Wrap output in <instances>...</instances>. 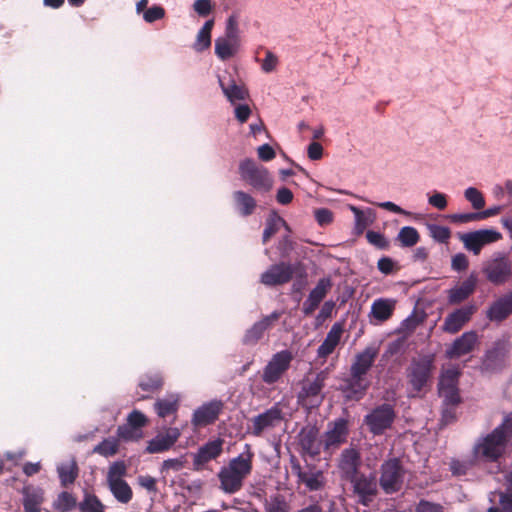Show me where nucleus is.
I'll use <instances>...</instances> for the list:
<instances>
[{
  "mask_svg": "<svg viewBox=\"0 0 512 512\" xmlns=\"http://www.w3.org/2000/svg\"><path fill=\"white\" fill-rule=\"evenodd\" d=\"M397 240L402 247H412L420 240V235L416 228L412 226H404L399 230Z\"/></svg>",
  "mask_w": 512,
  "mask_h": 512,
  "instance_id": "58836bf2",
  "label": "nucleus"
},
{
  "mask_svg": "<svg viewBox=\"0 0 512 512\" xmlns=\"http://www.w3.org/2000/svg\"><path fill=\"white\" fill-rule=\"evenodd\" d=\"M348 436V423L345 419H337L329 423L327 431L323 436L325 450H335L343 444Z\"/></svg>",
  "mask_w": 512,
  "mask_h": 512,
  "instance_id": "ddd939ff",
  "label": "nucleus"
},
{
  "mask_svg": "<svg viewBox=\"0 0 512 512\" xmlns=\"http://www.w3.org/2000/svg\"><path fill=\"white\" fill-rule=\"evenodd\" d=\"M369 384V381L364 375L355 376L350 373V377L346 380L343 392L347 398L358 400L365 394Z\"/></svg>",
  "mask_w": 512,
  "mask_h": 512,
  "instance_id": "cd10ccee",
  "label": "nucleus"
},
{
  "mask_svg": "<svg viewBox=\"0 0 512 512\" xmlns=\"http://www.w3.org/2000/svg\"><path fill=\"white\" fill-rule=\"evenodd\" d=\"M281 419V411L278 408H271L253 419L252 432L259 436L264 430L279 424Z\"/></svg>",
  "mask_w": 512,
  "mask_h": 512,
  "instance_id": "4be33fe9",
  "label": "nucleus"
},
{
  "mask_svg": "<svg viewBox=\"0 0 512 512\" xmlns=\"http://www.w3.org/2000/svg\"><path fill=\"white\" fill-rule=\"evenodd\" d=\"M291 277V266L286 264H278L270 267L261 275V282L267 286H274L288 282Z\"/></svg>",
  "mask_w": 512,
  "mask_h": 512,
  "instance_id": "6ab92c4d",
  "label": "nucleus"
},
{
  "mask_svg": "<svg viewBox=\"0 0 512 512\" xmlns=\"http://www.w3.org/2000/svg\"><path fill=\"white\" fill-rule=\"evenodd\" d=\"M342 333V325L335 323L327 333L323 343L319 346L317 356L319 358L326 359L330 354H332L341 340Z\"/></svg>",
  "mask_w": 512,
  "mask_h": 512,
  "instance_id": "b1692460",
  "label": "nucleus"
},
{
  "mask_svg": "<svg viewBox=\"0 0 512 512\" xmlns=\"http://www.w3.org/2000/svg\"><path fill=\"white\" fill-rule=\"evenodd\" d=\"M444 407L442 410V421L445 424H449L456 419V406L457 405H446L444 402Z\"/></svg>",
  "mask_w": 512,
  "mask_h": 512,
  "instance_id": "680f3d73",
  "label": "nucleus"
},
{
  "mask_svg": "<svg viewBox=\"0 0 512 512\" xmlns=\"http://www.w3.org/2000/svg\"><path fill=\"white\" fill-rule=\"evenodd\" d=\"M331 287V280L329 278H322L311 290L308 297L319 305L320 302L325 298L326 294L331 289Z\"/></svg>",
  "mask_w": 512,
  "mask_h": 512,
  "instance_id": "a19ab883",
  "label": "nucleus"
},
{
  "mask_svg": "<svg viewBox=\"0 0 512 512\" xmlns=\"http://www.w3.org/2000/svg\"><path fill=\"white\" fill-rule=\"evenodd\" d=\"M349 208L355 216V225L358 230L363 231L370 223H372L374 215L371 210H368L365 213L353 205Z\"/></svg>",
  "mask_w": 512,
  "mask_h": 512,
  "instance_id": "37998d69",
  "label": "nucleus"
},
{
  "mask_svg": "<svg viewBox=\"0 0 512 512\" xmlns=\"http://www.w3.org/2000/svg\"><path fill=\"white\" fill-rule=\"evenodd\" d=\"M293 354L289 350L275 353L263 368L262 380L268 385L275 384L289 369Z\"/></svg>",
  "mask_w": 512,
  "mask_h": 512,
  "instance_id": "0eeeda50",
  "label": "nucleus"
},
{
  "mask_svg": "<svg viewBox=\"0 0 512 512\" xmlns=\"http://www.w3.org/2000/svg\"><path fill=\"white\" fill-rule=\"evenodd\" d=\"M451 266L456 271L465 270L468 267V259L465 254L458 253L453 256Z\"/></svg>",
  "mask_w": 512,
  "mask_h": 512,
  "instance_id": "052dcab7",
  "label": "nucleus"
},
{
  "mask_svg": "<svg viewBox=\"0 0 512 512\" xmlns=\"http://www.w3.org/2000/svg\"><path fill=\"white\" fill-rule=\"evenodd\" d=\"M57 471L62 485L73 483L78 474L77 464L73 459L60 464Z\"/></svg>",
  "mask_w": 512,
  "mask_h": 512,
  "instance_id": "4c0bfd02",
  "label": "nucleus"
},
{
  "mask_svg": "<svg viewBox=\"0 0 512 512\" xmlns=\"http://www.w3.org/2000/svg\"><path fill=\"white\" fill-rule=\"evenodd\" d=\"M80 509L82 512H103L104 506L95 495L87 494L80 504Z\"/></svg>",
  "mask_w": 512,
  "mask_h": 512,
  "instance_id": "de8ad7c7",
  "label": "nucleus"
},
{
  "mask_svg": "<svg viewBox=\"0 0 512 512\" xmlns=\"http://www.w3.org/2000/svg\"><path fill=\"white\" fill-rule=\"evenodd\" d=\"M236 209L243 216L251 215L256 208V200L246 192L236 191L233 194Z\"/></svg>",
  "mask_w": 512,
  "mask_h": 512,
  "instance_id": "72a5a7b5",
  "label": "nucleus"
},
{
  "mask_svg": "<svg viewBox=\"0 0 512 512\" xmlns=\"http://www.w3.org/2000/svg\"><path fill=\"white\" fill-rule=\"evenodd\" d=\"M360 464L359 453L354 449H346L342 452L339 461V468L342 473V477L346 479H352L357 475V469Z\"/></svg>",
  "mask_w": 512,
  "mask_h": 512,
  "instance_id": "393cba45",
  "label": "nucleus"
},
{
  "mask_svg": "<svg viewBox=\"0 0 512 512\" xmlns=\"http://www.w3.org/2000/svg\"><path fill=\"white\" fill-rule=\"evenodd\" d=\"M180 435L181 432L178 428H168L148 441L145 451L150 454L165 452L177 442Z\"/></svg>",
  "mask_w": 512,
  "mask_h": 512,
  "instance_id": "4468645a",
  "label": "nucleus"
},
{
  "mask_svg": "<svg viewBox=\"0 0 512 512\" xmlns=\"http://www.w3.org/2000/svg\"><path fill=\"white\" fill-rule=\"evenodd\" d=\"M278 65V57L271 51H266L265 58L262 61L261 69L265 73H270L276 69Z\"/></svg>",
  "mask_w": 512,
  "mask_h": 512,
  "instance_id": "864d4df0",
  "label": "nucleus"
},
{
  "mask_svg": "<svg viewBox=\"0 0 512 512\" xmlns=\"http://www.w3.org/2000/svg\"><path fill=\"white\" fill-rule=\"evenodd\" d=\"M214 26V20H208L204 23L202 28L198 31L193 48L197 52L206 50L211 45V31Z\"/></svg>",
  "mask_w": 512,
  "mask_h": 512,
  "instance_id": "f704fd0d",
  "label": "nucleus"
},
{
  "mask_svg": "<svg viewBox=\"0 0 512 512\" xmlns=\"http://www.w3.org/2000/svg\"><path fill=\"white\" fill-rule=\"evenodd\" d=\"M253 452L248 444L245 445V451L237 457L232 458L226 466H223L218 472L220 488L227 494L238 492L245 478L252 471Z\"/></svg>",
  "mask_w": 512,
  "mask_h": 512,
  "instance_id": "f03ea898",
  "label": "nucleus"
},
{
  "mask_svg": "<svg viewBox=\"0 0 512 512\" xmlns=\"http://www.w3.org/2000/svg\"><path fill=\"white\" fill-rule=\"evenodd\" d=\"M222 409L221 401L213 400L203 404L197 410H195L192 423L195 426H206L213 423Z\"/></svg>",
  "mask_w": 512,
  "mask_h": 512,
  "instance_id": "dca6fc26",
  "label": "nucleus"
},
{
  "mask_svg": "<svg viewBox=\"0 0 512 512\" xmlns=\"http://www.w3.org/2000/svg\"><path fill=\"white\" fill-rule=\"evenodd\" d=\"M235 117L240 123H244L251 115V109L247 104H239L234 109Z\"/></svg>",
  "mask_w": 512,
  "mask_h": 512,
  "instance_id": "bf43d9fd",
  "label": "nucleus"
},
{
  "mask_svg": "<svg viewBox=\"0 0 512 512\" xmlns=\"http://www.w3.org/2000/svg\"><path fill=\"white\" fill-rule=\"evenodd\" d=\"M147 422L148 419L142 412L134 410L128 415L126 424L118 427L117 435L125 441L139 440L143 437L141 429Z\"/></svg>",
  "mask_w": 512,
  "mask_h": 512,
  "instance_id": "f8f14e48",
  "label": "nucleus"
},
{
  "mask_svg": "<svg viewBox=\"0 0 512 512\" xmlns=\"http://www.w3.org/2000/svg\"><path fill=\"white\" fill-rule=\"evenodd\" d=\"M281 227L288 228L284 219L276 214H271L263 232V242L266 243Z\"/></svg>",
  "mask_w": 512,
  "mask_h": 512,
  "instance_id": "ea45409f",
  "label": "nucleus"
},
{
  "mask_svg": "<svg viewBox=\"0 0 512 512\" xmlns=\"http://www.w3.org/2000/svg\"><path fill=\"white\" fill-rule=\"evenodd\" d=\"M464 197L475 210H480L485 206V198L482 192L475 187L465 189Z\"/></svg>",
  "mask_w": 512,
  "mask_h": 512,
  "instance_id": "c03bdc74",
  "label": "nucleus"
},
{
  "mask_svg": "<svg viewBox=\"0 0 512 512\" xmlns=\"http://www.w3.org/2000/svg\"><path fill=\"white\" fill-rule=\"evenodd\" d=\"M118 440L115 438H108L102 441L94 448V452L105 457L113 456L118 451Z\"/></svg>",
  "mask_w": 512,
  "mask_h": 512,
  "instance_id": "49530a36",
  "label": "nucleus"
},
{
  "mask_svg": "<svg viewBox=\"0 0 512 512\" xmlns=\"http://www.w3.org/2000/svg\"><path fill=\"white\" fill-rule=\"evenodd\" d=\"M349 480L353 483L354 492L358 495L359 501L367 505L371 501V497L377 491V485L374 479L357 474Z\"/></svg>",
  "mask_w": 512,
  "mask_h": 512,
  "instance_id": "a211bd4d",
  "label": "nucleus"
},
{
  "mask_svg": "<svg viewBox=\"0 0 512 512\" xmlns=\"http://www.w3.org/2000/svg\"><path fill=\"white\" fill-rule=\"evenodd\" d=\"M265 512H289V506L284 500L275 498L266 503Z\"/></svg>",
  "mask_w": 512,
  "mask_h": 512,
  "instance_id": "5fc2aeb1",
  "label": "nucleus"
},
{
  "mask_svg": "<svg viewBox=\"0 0 512 512\" xmlns=\"http://www.w3.org/2000/svg\"><path fill=\"white\" fill-rule=\"evenodd\" d=\"M395 416V411L390 404H382L368 413L364 422L371 433L380 435L392 426Z\"/></svg>",
  "mask_w": 512,
  "mask_h": 512,
  "instance_id": "6e6552de",
  "label": "nucleus"
},
{
  "mask_svg": "<svg viewBox=\"0 0 512 512\" xmlns=\"http://www.w3.org/2000/svg\"><path fill=\"white\" fill-rule=\"evenodd\" d=\"M138 483L141 487L145 488L150 492H156V479L149 476L143 475L138 477Z\"/></svg>",
  "mask_w": 512,
  "mask_h": 512,
  "instance_id": "0e129e2a",
  "label": "nucleus"
},
{
  "mask_svg": "<svg viewBox=\"0 0 512 512\" xmlns=\"http://www.w3.org/2000/svg\"><path fill=\"white\" fill-rule=\"evenodd\" d=\"M428 203L438 210H444L448 205L447 196L441 192H434L428 196Z\"/></svg>",
  "mask_w": 512,
  "mask_h": 512,
  "instance_id": "603ef678",
  "label": "nucleus"
},
{
  "mask_svg": "<svg viewBox=\"0 0 512 512\" xmlns=\"http://www.w3.org/2000/svg\"><path fill=\"white\" fill-rule=\"evenodd\" d=\"M193 8L195 12L200 16H207L212 11V1L211 0H195L193 4Z\"/></svg>",
  "mask_w": 512,
  "mask_h": 512,
  "instance_id": "6e6d98bb",
  "label": "nucleus"
},
{
  "mask_svg": "<svg viewBox=\"0 0 512 512\" xmlns=\"http://www.w3.org/2000/svg\"><path fill=\"white\" fill-rule=\"evenodd\" d=\"M477 342V334L473 331L462 334L457 338L452 346L447 350V356L450 358L460 357L469 353Z\"/></svg>",
  "mask_w": 512,
  "mask_h": 512,
  "instance_id": "5701e85b",
  "label": "nucleus"
},
{
  "mask_svg": "<svg viewBox=\"0 0 512 512\" xmlns=\"http://www.w3.org/2000/svg\"><path fill=\"white\" fill-rule=\"evenodd\" d=\"M258 156L263 161H270L275 157V151L269 144H263L257 149Z\"/></svg>",
  "mask_w": 512,
  "mask_h": 512,
  "instance_id": "e2e57ef3",
  "label": "nucleus"
},
{
  "mask_svg": "<svg viewBox=\"0 0 512 512\" xmlns=\"http://www.w3.org/2000/svg\"><path fill=\"white\" fill-rule=\"evenodd\" d=\"M366 238L372 245L378 248H384L387 246V240L383 234L375 231H368L366 234Z\"/></svg>",
  "mask_w": 512,
  "mask_h": 512,
  "instance_id": "13d9d810",
  "label": "nucleus"
},
{
  "mask_svg": "<svg viewBox=\"0 0 512 512\" xmlns=\"http://www.w3.org/2000/svg\"><path fill=\"white\" fill-rule=\"evenodd\" d=\"M459 238L466 250L478 255L484 246L497 242L502 235L497 230L490 228L467 232L461 234Z\"/></svg>",
  "mask_w": 512,
  "mask_h": 512,
  "instance_id": "1a4fd4ad",
  "label": "nucleus"
},
{
  "mask_svg": "<svg viewBox=\"0 0 512 512\" xmlns=\"http://www.w3.org/2000/svg\"><path fill=\"white\" fill-rule=\"evenodd\" d=\"M404 475L399 460L390 459L382 464L380 485L386 493L396 492L403 484Z\"/></svg>",
  "mask_w": 512,
  "mask_h": 512,
  "instance_id": "9b49d317",
  "label": "nucleus"
},
{
  "mask_svg": "<svg viewBox=\"0 0 512 512\" xmlns=\"http://www.w3.org/2000/svg\"><path fill=\"white\" fill-rule=\"evenodd\" d=\"M474 311L475 307L470 305L461 307L448 314L442 326L443 331L450 334L457 333L470 320Z\"/></svg>",
  "mask_w": 512,
  "mask_h": 512,
  "instance_id": "2eb2a0df",
  "label": "nucleus"
},
{
  "mask_svg": "<svg viewBox=\"0 0 512 512\" xmlns=\"http://www.w3.org/2000/svg\"><path fill=\"white\" fill-rule=\"evenodd\" d=\"M125 474L126 465L121 461L111 464L107 473V484L109 490L115 499L122 504L130 502L133 496L131 487L123 479Z\"/></svg>",
  "mask_w": 512,
  "mask_h": 512,
  "instance_id": "39448f33",
  "label": "nucleus"
},
{
  "mask_svg": "<svg viewBox=\"0 0 512 512\" xmlns=\"http://www.w3.org/2000/svg\"><path fill=\"white\" fill-rule=\"evenodd\" d=\"M434 355H424L418 359H413L408 370V395L418 397L425 391L434 370Z\"/></svg>",
  "mask_w": 512,
  "mask_h": 512,
  "instance_id": "20e7f679",
  "label": "nucleus"
},
{
  "mask_svg": "<svg viewBox=\"0 0 512 512\" xmlns=\"http://www.w3.org/2000/svg\"><path fill=\"white\" fill-rule=\"evenodd\" d=\"M223 440L214 439L209 441L204 446L200 447L197 453L194 455L195 464H204L215 458L222 453Z\"/></svg>",
  "mask_w": 512,
  "mask_h": 512,
  "instance_id": "c85d7f7f",
  "label": "nucleus"
},
{
  "mask_svg": "<svg viewBox=\"0 0 512 512\" xmlns=\"http://www.w3.org/2000/svg\"><path fill=\"white\" fill-rule=\"evenodd\" d=\"M279 317V312H273L269 316H266L259 322L255 323L252 328L247 331L244 342L247 344L256 343L262 337L265 330L268 329Z\"/></svg>",
  "mask_w": 512,
  "mask_h": 512,
  "instance_id": "c756f323",
  "label": "nucleus"
},
{
  "mask_svg": "<svg viewBox=\"0 0 512 512\" xmlns=\"http://www.w3.org/2000/svg\"><path fill=\"white\" fill-rule=\"evenodd\" d=\"M241 46L239 18L236 13H233L226 20L224 34L215 39L214 52L221 61H227L240 52Z\"/></svg>",
  "mask_w": 512,
  "mask_h": 512,
  "instance_id": "7ed1b4c3",
  "label": "nucleus"
},
{
  "mask_svg": "<svg viewBox=\"0 0 512 512\" xmlns=\"http://www.w3.org/2000/svg\"><path fill=\"white\" fill-rule=\"evenodd\" d=\"M448 218L451 222L458 224H466L480 220L478 212L456 213L449 215Z\"/></svg>",
  "mask_w": 512,
  "mask_h": 512,
  "instance_id": "3c124183",
  "label": "nucleus"
},
{
  "mask_svg": "<svg viewBox=\"0 0 512 512\" xmlns=\"http://www.w3.org/2000/svg\"><path fill=\"white\" fill-rule=\"evenodd\" d=\"M378 351L375 347H367L362 352L358 353L355 357L354 362L351 365V374L358 376H366L369 369L372 367Z\"/></svg>",
  "mask_w": 512,
  "mask_h": 512,
  "instance_id": "aec40b11",
  "label": "nucleus"
},
{
  "mask_svg": "<svg viewBox=\"0 0 512 512\" xmlns=\"http://www.w3.org/2000/svg\"><path fill=\"white\" fill-rule=\"evenodd\" d=\"M427 229L429 231V235L437 242L446 243L451 237V231L446 226L428 224Z\"/></svg>",
  "mask_w": 512,
  "mask_h": 512,
  "instance_id": "a18cd8bd",
  "label": "nucleus"
},
{
  "mask_svg": "<svg viewBox=\"0 0 512 512\" xmlns=\"http://www.w3.org/2000/svg\"><path fill=\"white\" fill-rule=\"evenodd\" d=\"M308 157L311 160H319L323 155V147L318 142H312L307 149Z\"/></svg>",
  "mask_w": 512,
  "mask_h": 512,
  "instance_id": "69168bd1",
  "label": "nucleus"
},
{
  "mask_svg": "<svg viewBox=\"0 0 512 512\" xmlns=\"http://www.w3.org/2000/svg\"><path fill=\"white\" fill-rule=\"evenodd\" d=\"M487 278L493 283H502L511 274V267L504 258L491 261L485 268Z\"/></svg>",
  "mask_w": 512,
  "mask_h": 512,
  "instance_id": "bb28decb",
  "label": "nucleus"
},
{
  "mask_svg": "<svg viewBox=\"0 0 512 512\" xmlns=\"http://www.w3.org/2000/svg\"><path fill=\"white\" fill-rule=\"evenodd\" d=\"M219 83L224 95L234 105L236 101L245 100L249 96L248 90L244 86L237 85L234 82L226 86L221 80H219Z\"/></svg>",
  "mask_w": 512,
  "mask_h": 512,
  "instance_id": "c9c22d12",
  "label": "nucleus"
},
{
  "mask_svg": "<svg viewBox=\"0 0 512 512\" xmlns=\"http://www.w3.org/2000/svg\"><path fill=\"white\" fill-rule=\"evenodd\" d=\"M395 303L393 299H376L371 305V317L380 322L389 319L394 311Z\"/></svg>",
  "mask_w": 512,
  "mask_h": 512,
  "instance_id": "7c9ffc66",
  "label": "nucleus"
},
{
  "mask_svg": "<svg viewBox=\"0 0 512 512\" xmlns=\"http://www.w3.org/2000/svg\"><path fill=\"white\" fill-rule=\"evenodd\" d=\"M241 178L257 190L268 191L272 187V179L268 171L256 165L250 159L243 160L239 165Z\"/></svg>",
  "mask_w": 512,
  "mask_h": 512,
  "instance_id": "423d86ee",
  "label": "nucleus"
},
{
  "mask_svg": "<svg viewBox=\"0 0 512 512\" xmlns=\"http://www.w3.org/2000/svg\"><path fill=\"white\" fill-rule=\"evenodd\" d=\"M460 372L457 368L451 367L442 371L439 378V395L446 405H458L460 396L458 392V378Z\"/></svg>",
  "mask_w": 512,
  "mask_h": 512,
  "instance_id": "9d476101",
  "label": "nucleus"
},
{
  "mask_svg": "<svg viewBox=\"0 0 512 512\" xmlns=\"http://www.w3.org/2000/svg\"><path fill=\"white\" fill-rule=\"evenodd\" d=\"M512 312V295L497 300L489 309L488 317L494 321H502Z\"/></svg>",
  "mask_w": 512,
  "mask_h": 512,
  "instance_id": "2f4dec72",
  "label": "nucleus"
},
{
  "mask_svg": "<svg viewBox=\"0 0 512 512\" xmlns=\"http://www.w3.org/2000/svg\"><path fill=\"white\" fill-rule=\"evenodd\" d=\"M477 279L475 275H470L461 284L456 285L448 291V301L450 304H459L466 300L475 290Z\"/></svg>",
  "mask_w": 512,
  "mask_h": 512,
  "instance_id": "a878e982",
  "label": "nucleus"
},
{
  "mask_svg": "<svg viewBox=\"0 0 512 512\" xmlns=\"http://www.w3.org/2000/svg\"><path fill=\"white\" fill-rule=\"evenodd\" d=\"M326 375L324 371L318 373L314 381L303 386L302 393L307 397L319 396L324 386Z\"/></svg>",
  "mask_w": 512,
  "mask_h": 512,
  "instance_id": "79ce46f5",
  "label": "nucleus"
},
{
  "mask_svg": "<svg viewBox=\"0 0 512 512\" xmlns=\"http://www.w3.org/2000/svg\"><path fill=\"white\" fill-rule=\"evenodd\" d=\"M315 219L320 226H325L332 222L333 213L326 208H320L315 211Z\"/></svg>",
  "mask_w": 512,
  "mask_h": 512,
  "instance_id": "4d7b16f0",
  "label": "nucleus"
},
{
  "mask_svg": "<svg viewBox=\"0 0 512 512\" xmlns=\"http://www.w3.org/2000/svg\"><path fill=\"white\" fill-rule=\"evenodd\" d=\"M511 437L512 418L506 417L501 425L476 441L473 448L475 457L485 461H496L505 453Z\"/></svg>",
  "mask_w": 512,
  "mask_h": 512,
  "instance_id": "f257e3e1",
  "label": "nucleus"
},
{
  "mask_svg": "<svg viewBox=\"0 0 512 512\" xmlns=\"http://www.w3.org/2000/svg\"><path fill=\"white\" fill-rule=\"evenodd\" d=\"M499 504L503 512H512V493H499Z\"/></svg>",
  "mask_w": 512,
  "mask_h": 512,
  "instance_id": "338daca9",
  "label": "nucleus"
},
{
  "mask_svg": "<svg viewBox=\"0 0 512 512\" xmlns=\"http://www.w3.org/2000/svg\"><path fill=\"white\" fill-rule=\"evenodd\" d=\"M417 512H442L439 505H435L429 502H420L417 507Z\"/></svg>",
  "mask_w": 512,
  "mask_h": 512,
  "instance_id": "774afa93",
  "label": "nucleus"
},
{
  "mask_svg": "<svg viewBox=\"0 0 512 512\" xmlns=\"http://www.w3.org/2000/svg\"><path fill=\"white\" fill-rule=\"evenodd\" d=\"M75 505V498L68 492L61 493L54 504L55 508L62 512L71 510Z\"/></svg>",
  "mask_w": 512,
  "mask_h": 512,
  "instance_id": "09e8293b",
  "label": "nucleus"
},
{
  "mask_svg": "<svg viewBox=\"0 0 512 512\" xmlns=\"http://www.w3.org/2000/svg\"><path fill=\"white\" fill-rule=\"evenodd\" d=\"M164 16H165L164 8L161 7V6H158V5H154V6L150 7V8H148L143 13V19L147 23H152L154 21L160 20Z\"/></svg>",
  "mask_w": 512,
  "mask_h": 512,
  "instance_id": "8fccbe9b",
  "label": "nucleus"
},
{
  "mask_svg": "<svg viewBox=\"0 0 512 512\" xmlns=\"http://www.w3.org/2000/svg\"><path fill=\"white\" fill-rule=\"evenodd\" d=\"M299 480L304 483L311 491L319 490L324 485V477L321 471L317 472H304L301 471L300 466L295 467Z\"/></svg>",
  "mask_w": 512,
  "mask_h": 512,
  "instance_id": "473e14b6",
  "label": "nucleus"
},
{
  "mask_svg": "<svg viewBox=\"0 0 512 512\" xmlns=\"http://www.w3.org/2000/svg\"><path fill=\"white\" fill-rule=\"evenodd\" d=\"M44 502V491L38 486L28 485L22 489V504L25 512H39Z\"/></svg>",
  "mask_w": 512,
  "mask_h": 512,
  "instance_id": "412c9836",
  "label": "nucleus"
},
{
  "mask_svg": "<svg viewBox=\"0 0 512 512\" xmlns=\"http://www.w3.org/2000/svg\"><path fill=\"white\" fill-rule=\"evenodd\" d=\"M179 398L176 395H170L165 399H160L155 403V410L159 417H166L176 413L178 409Z\"/></svg>",
  "mask_w": 512,
  "mask_h": 512,
  "instance_id": "e433bc0d",
  "label": "nucleus"
},
{
  "mask_svg": "<svg viewBox=\"0 0 512 512\" xmlns=\"http://www.w3.org/2000/svg\"><path fill=\"white\" fill-rule=\"evenodd\" d=\"M318 434V429L313 426L304 427L299 434V443L302 450L311 456L318 455L323 445V441L319 440Z\"/></svg>",
  "mask_w": 512,
  "mask_h": 512,
  "instance_id": "f3484780",
  "label": "nucleus"
}]
</instances>
